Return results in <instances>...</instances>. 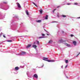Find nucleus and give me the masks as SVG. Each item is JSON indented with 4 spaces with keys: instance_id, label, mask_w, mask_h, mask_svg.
<instances>
[{
    "instance_id": "obj_1",
    "label": "nucleus",
    "mask_w": 80,
    "mask_h": 80,
    "mask_svg": "<svg viewBox=\"0 0 80 80\" xmlns=\"http://www.w3.org/2000/svg\"><path fill=\"white\" fill-rule=\"evenodd\" d=\"M34 77H35V78H38V76L37 75V74H35L33 75Z\"/></svg>"
},
{
    "instance_id": "obj_2",
    "label": "nucleus",
    "mask_w": 80,
    "mask_h": 80,
    "mask_svg": "<svg viewBox=\"0 0 80 80\" xmlns=\"http://www.w3.org/2000/svg\"><path fill=\"white\" fill-rule=\"evenodd\" d=\"M73 43L74 45H75V46L76 45L77 42H76V41H74L73 42Z\"/></svg>"
},
{
    "instance_id": "obj_3",
    "label": "nucleus",
    "mask_w": 80,
    "mask_h": 80,
    "mask_svg": "<svg viewBox=\"0 0 80 80\" xmlns=\"http://www.w3.org/2000/svg\"><path fill=\"white\" fill-rule=\"evenodd\" d=\"M18 6V8H21V6H20V4L18 3H17Z\"/></svg>"
},
{
    "instance_id": "obj_4",
    "label": "nucleus",
    "mask_w": 80,
    "mask_h": 80,
    "mask_svg": "<svg viewBox=\"0 0 80 80\" xmlns=\"http://www.w3.org/2000/svg\"><path fill=\"white\" fill-rule=\"evenodd\" d=\"M21 55H25V54H26V52H21Z\"/></svg>"
},
{
    "instance_id": "obj_5",
    "label": "nucleus",
    "mask_w": 80,
    "mask_h": 80,
    "mask_svg": "<svg viewBox=\"0 0 80 80\" xmlns=\"http://www.w3.org/2000/svg\"><path fill=\"white\" fill-rule=\"evenodd\" d=\"M47 62H54V60H47Z\"/></svg>"
},
{
    "instance_id": "obj_6",
    "label": "nucleus",
    "mask_w": 80,
    "mask_h": 80,
    "mask_svg": "<svg viewBox=\"0 0 80 80\" xmlns=\"http://www.w3.org/2000/svg\"><path fill=\"white\" fill-rule=\"evenodd\" d=\"M48 59L47 58H44L42 59V60H45V61H47L48 60H48Z\"/></svg>"
},
{
    "instance_id": "obj_7",
    "label": "nucleus",
    "mask_w": 80,
    "mask_h": 80,
    "mask_svg": "<svg viewBox=\"0 0 80 80\" xmlns=\"http://www.w3.org/2000/svg\"><path fill=\"white\" fill-rule=\"evenodd\" d=\"M15 69L16 70H19V68L18 67H16L15 68Z\"/></svg>"
},
{
    "instance_id": "obj_8",
    "label": "nucleus",
    "mask_w": 80,
    "mask_h": 80,
    "mask_svg": "<svg viewBox=\"0 0 80 80\" xmlns=\"http://www.w3.org/2000/svg\"><path fill=\"white\" fill-rule=\"evenodd\" d=\"M32 47L33 48H36V47H37V45H32Z\"/></svg>"
},
{
    "instance_id": "obj_9",
    "label": "nucleus",
    "mask_w": 80,
    "mask_h": 80,
    "mask_svg": "<svg viewBox=\"0 0 80 80\" xmlns=\"http://www.w3.org/2000/svg\"><path fill=\"white\" fill-rule=\"evenodd\" d=\"M38 23H41L42 22V20H38L36 21Z\"/></svg>"
},
{
    "instance_id": "obj_10",
    "label": "nucleus",
    "mask_w": 80,
    "mask_h": 80,
    "mask_svg": "<svg viewBox=\"0 0 80 80\" xmlns=\"http://www.w3.org/2000/svg\"><path fill=\"white\" fill-rule=\"evenodd\" d=\"M31 47V44H29L28 45L27 47H26L27 48H29V47Z\"/></svg>"
},
{
    "instance_id": "obj_11",
    "label": "nucleus",
    "mask_w": 80,
    "mask_h": 80,
    "mask_svg": "<svg viewBox=\"0 0 80 80\" xmlns=\"http://www.w3.org/2000/svg\"><path fill=\"white\" fill-rule=\"evenodd\" d=\"M48 15H47L45 18V19L46 20H47V19H48Z\"/></svg>"
},
{
    "instance_id": "obj_12",
    "label": "nucleus",
    "mask_w": 80,
    "mask_h": 80,
    "mask_svg": "<svg viewBox=\"0 0 80 80\" xmlns=\"http://www.w3.org/2000/svg\"><path fill=\"white\" fill-rule=\"evenodd\" d=\"M39 12H40V13H42V12H43V10L42 9H40L39 10Z\"/></svg>"
},
{
    "instance_id": "obj_13",
    "label": "nucleus",
    "mask_w": 80,
    "mask_h": 80,
    "mask_svg": "<svg viewBox=\"0 0 80 80\" xmlns=\"http://www.w3.org/2000/svg\"><path fill=\"white\" fill-rule=\"evenodd\" d=\"M26 14L27 15H29V13H28V11H26Z\"/></svg>"
},
{
    "instance_id": "obj_14",
    "label": "nucleus",
    "mask_w": 80,
    "mask_h": 80,
    "mask_svg": "<svg viewBox=\"0 0 80 80\" xmlns=\"http://www.w3.org/2000/svg\"><path fill=\"white\" fill-rule=\"evenodd\" d=\"M62 17L65 18V17H67V16L62 15Z\"/></svg>"
},
{
    "instance_id": "obj_15",
    "label": "nucleus",
    "mask_w": 80,
    "mask_h": 80,
    "mask_svg": "<svg viewBox=\"0 0 80 80\" xmlns=\"http://www.w3.org/2000/svg\"><path fill=\"white\" fill-rule=\"evenodd\" d=\"M65 62L66 63H67L68 62V60H65Z\"/></svg>"
},
{
    "instance_id": "obj_16",
    "label": "nucleus",
    "mask_w": 80,
    "mask_h": 80,
    "mask_svg": "<svg viewBox=\"0 0 80 80\" xmlns=\"http://www.w3.org/2000/svg\"><path fill=\"white\" fill-rule=\"evenodd\" d=\"M52 42H53V41H52V40H50V41H49L48 42V43H52Z\"/></svg>"
},
{
    "instance_id": "obj_17",
    "label": "nucleus",
    "mask_w": 80,
    "mask_h": 80,
    "mask_svg": "<svg viewBox=\"0 0 80 80\" xmlns=\"http://www.w3.org/2000/svg\"><path fill=\"white\" fill-rule=\"evenodd\" d=\"M32 3H33V4L34 5H35V6L36 7H37V5L36 4H35V3H34V2H32Z\"/></svg>"
},
{
    "instance_id": "obj_18",
    "label": "nucleus",
    "mask_w": 80,
    "mask_h": 80,
    "mask_svg": "<svg viewBox=\"0 0 80 80\" xmlns=\"http://www.w3.org/2000/svg\"><path fill=\"white\" fill-rule=\"evenodd\" d=\"M7 42H12V40H9L7 41Z\"/></svg>"
},
{
    "instance_id": "obj_19",
    "label": "nucleus",
    "mask_w": 80,
    "mask_h": 80,
    "mask_svg": "<svg viewBox=\"0 0 80 80\" xmlns=\"http://www.w3.org/2000/svg\"><path fill=\"white\" fill-rule=\"evenodd\" d=\"M57 10L56 9H54L53 10V11H52V12H53V13H54L55 11V10Z\"/></svg>"
},
{
    "instance_id": "obj_20",
    "label": "nucleus",
    "mask_w": 80,
    "mask_h": 80,
    "mask_svg": "<svg viewBox=\"0 0 80 80\" xmlns=\"http://www.w3.org/2000/svg\"><path fill=\"white\" fill-rule=\"evenodd\" d=\"M66 45H67V46H70V45L66 43Z\"/></svg>"
},
{
    "instance_id": "obj_21",
    "label": "nucleus",
    "mask_w": 80,
    "mask_h": 80,
    "mask_svg": "<svg viewBox=\"0 0 80 80\" xmlns=\"http://www.w3.org/2000/svg\"><path fill=\"white\" fill-rule=\"evenodd\" d=\"M63 42V41L62 40H60L59 41V42H60V43H62Z\"/></svg>"
},
{
    "instance_id": "obj_22",
    "label": "nucleus",
    "mask_w": 80,
    "mask_h": 80,
    "mask_svg": "<svg viewBox=\"0 0 80 80\" xmlns=\"http://www.w3.org/2000/svg\"><path fill=\"white\" fill-rule=\"evenodd\" d=\"M3 3H5V4L7 3V2H4Z\"/></svg>"
},
{
    "instance_id": "obj_23",
    "label": "nucleus",
    "mask_w": 80,
    "mask_h": 80,
    "mask_svg": "<svg viewBox=\"0 0 80 80\" xmlns=\"http://www.w3.org/2000/svg\"><path fill=\"white\" fill-rule=\"evenodd\" d=\"M42 36H45V34H42Z\"/></svg>"
},
{
    "instance_id": "obj_24",
    "label": "nucleus",
    "mask_w": 80,
    "mask_h": 80,
    "mask_svg": "<svg viewBox=\"0 0 80 80\" xmlns=\"http://www.w3.org/2000/svg\"><path fill=\"white\" fill-rule=\"evenodd\" d=\"M73 36H74V35H73V34H71V37H73Z\"/></svg>"
},
{
    "instance_id": "obj_25",
    "label": "nucleus",
    "mask_w": 80,
    "mask_h": 80,
    "mask_svg": "<svg viewBox=\"0 0 80 80\" xmlns=\"http://www.w3.org/2000/svg\"><path fill=\"white\" fill-rule=\"evenodd\" d=\"M77 4H78V3H74V5H77Z\"/></svg>"
},
{
    "instance_id": "obj_26",
    "label": "nucleus",
    "mask_w": 80,
    "mask_h": 80,
    "mask_svg": "<svg viewBox=\"0 0 80 80\" xmlns=\"http://www.w3.org/2000/svg\"><path fill=\"white\" fill-rule=\"evenodd\" d=\"M39 38H42V37H39Z\"/></svg>"
},
{
    "instance_id": "obj_27",
    "label": "nucleus",
    "mask_w": 80,
    "mask_h": 80,
    "mask_svg": "<svg viewBox=\"0 0 80 80\" xmlns=\"http://www.w3.org/2000/svg\"><path fill=\"white\" fill-rule=\"evenodd\" d=\"M3 37H4V38H6V37H5V35H3Z\"/></svg>"
},
{
    "instance_id": "obj_28",
    "label": "nucleus",
    "mask_w": 80,
    "mask_h": 80,
    "mask_svg": "<svg viewBox=\"0 0 80 80\" xmlns=\"http://www.w3.org/2000/svg\"><path fill=\"white\" fill-rule=\"evenodd\" d=\"M37 43H38V44H39V42H38V41H37Z\"/></svg>"
},
{
    "instance_id": "obj_29",
    "label": "nucleus",
    "mask_w": 80,
    "mask_h": 80,
    "mask_svg": "<svg viewBox=\"0 0 80 80\" xmlns=\"http://www.w3.org/2000/svg\"><path fill=\"white\" fill-rule=\"evenodd\" d=\"M68 66V65L66 66H65V68H67V66Z\"/></svg>"
},
{
    "instance_id": "obj_30",
    "label": "nucleus",
    "mask_w": 80,
    "mask_h": 80,
    "mask_svg": "<svg viewBox=\"0 0 80 80\" xmlns=\"http://www.w3.org/2000/svg\"><path fill=\"white\" fill-rule=\"evenodd\" d=\"M67 5H71V4L70 3H68Z\"/></svg>"
},
{
    "instance_id": "obj_31",
    "label": "nucleus",
    "mask_w": 80,
    "mask_h": 80,
    "mask_svg": "<svg viewBox=\"0 0 80 80\" xmlns=\"http://www.w3.org/2000/svg\"><path fill=\"white\" fill-rule=\"evenodd\" d=\"M62 33H64V32L63 31H62Z\"/></svg>"
},
{
    "instance_id": "obj_32",
    "label": "nucleus",
    "mask_w": 80,
    "mask_h": 80,
    "mask_svg": "<svg viewBox=\"0 0 80 80\" xmlns=\"http://www.w3.org/2000/svg\"><path fill=\"white\" fill-rule=\"evenodd\" d=\"M59 7H60V6H58L57 7V8H59Z\"/></svg>"
},
{
    "instance_id": "obj_33",
    "label": "nucleus",
    "mask_w": 80,
    "mask_h": 80,
    "mask_svg": "<svg viewBox=\"0 0 80 80\" xmlns=\"http://www.w3.org/2000/svg\"><path fill=\"white\" fill-rule=\"evenodd\" d=\"M47 35H49V34H48V33L47 34Z\"/></svg>"
},
{
    "instance_id": "obj_34",
    "label": "nucleus",
    "mask_w": 80,
    "mask_h": 80,
    "mask_svg": "<svg viewBox=\"0 0 80 80\" xmlns=\"http://www.w3.org/2000/svg\"><path fill=\"white\" fill-rule=\"evenodd\" d=\"M55 22L56 23H58V22Z\"/></svg>"
},
{
    "instance_id": "obj_35",
    "label": "nucleus",
    "mask_w": 80,
    "mask_h": 80,
    "mask_svg": "<svg viewBox=\"0 0 80 80\" xmlns=\"http://www.w3.org/2000/svg\"><path fill=\"white\" fill-rule=\"evenodd\" d=\"M42 38H45V37H42Z\"/></svg>"
},
{
    "instance_id": "obj_36",
    "label": "nucleus",
    "mask_w": 80,
    "mask_h": 80,
    "mask_svg": "<svg viewBox=\"0 0 80 80\" xmlns=\"http://www.w3.org/2000/svg\"><path fill=\"white\" fill-rule=\"evenodd\" d=\"M78 18H80V17Z\"/></svg>"
},
{
    "instance_id": "obj_37",
    "label": "nucleus",
    "mask_w": 80,
    "mask_h": 80,
    "mask_svg": "<svg viewBox=\"0 0 80 80\" xmlns=\"http://www.w3.org/2000/svg\"><path fill=\"white\" fill-rule=\"evenodd\" d=\"M79 54H80V53H79L78 54L77 56L78 55H79Z\"/></svg>"
},
{
    "instance_id": "obj_38",
    "label": "nucleus",
    "mask_w": 80,
    "mask_h": 80,
    "mask_svg": "<svg viewBox=\"0 0 80 80\" xmlns=\"http://www.w3.org/2000/svg\"><path fill=\"white\" fill-rule=\"evenodd\" d=\"M58 17H59V16L58 15Z\"/></svg>"
},
{
    "instance_id": "obj_39",
    "label": "nucleus",
    "mask_w": 80,
    "mask_h": 80,
    "mask_svg": "<svg viewBox=\"0 0 80 80\" xmlns=\"http://www.w3.org/2000/svg\"><path fill=\"white\" fill-rule=\"evenodd\" d=\"M35 42H34V44H35Z\"/></svg>"
},
{
    "instance_id": "obj_40",
    "label": "nucleus",
    "mask_w": 80,
    "mask_h": 80,
    "mask_svg": "<svg viewBox=\"0 0 80 80\" xmlns=\"http://www.w3.org/2000/svg\"><path fill=\"white\" fill-rule=\"evenodd\" d=\"M61 67L62 68V67H63V66H62Z\"/></svg>"
},
{
    "instance_id": "obj_41",
    "label": "nucleus",
    "mask_w": 80,
    "mask_h": 80,
    "mask_svg": "<svg viewBox=\"0 0 80 80\" xmlns=\"http://www.w3.org/2000/svg\"><path fill=\"white\" fill-rule=\"evenodd\" d=\"M67 78H68V77H66Z\"/></svg>"
}]
</instances>
